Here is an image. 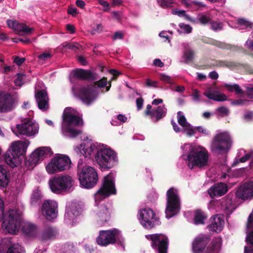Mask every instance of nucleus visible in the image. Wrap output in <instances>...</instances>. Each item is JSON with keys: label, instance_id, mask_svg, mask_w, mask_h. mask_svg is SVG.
I'll list each match as a JSON object with an SVG mask.
<instances>
[{"label": "nucleus", "instance_id": "1", "mask_svg": "<svg viewBox=\"0 0 253 253\" xmlns=\"http://www.w3.org/2000/svg\"><path fill=\"white\" fill-rule=\"evenodd\" d=\"M95 160L102 171L109 170L118 163V156L112 149L100 146Z\"/></svg>", "mask_w": 253, "mask_h": 253}, {"label": "nucleus", "instance_id": "2", "mask_svg": "<svg viewBox=\"0 0 253 253\" xmlns=\"http://www.w3.org/2000/svg\"><path fill=\"white\" fill-rule=\"evenodd\" d=\"M188 166L190 169L195 167L204 169L209 164V153L204 147H191L187 156Z\"/></svg>", "mask_w": 253, "mask_h": 253}, {"label": "nucleus", "instance_id": "3", "mask_svg": "<svg viewBox=\"0 0 253 253\" xmlns=\"http://www.w3.org/2000/svg\"><path fill=\"white\" fill-rule=\"evenodd\" d=\"M29 144V141L12 142L5 155V161L7 164L12 168L17 167L20 163V156L25 155Z\"/></svg>", "mask_w": 253, "mask_h": 253}, {"label": "nucleus", "instance_id": "4", "mask_svg": "<svg viewBox=\"0 0 253 253\" xmlns=\"http://www.w3.org/2000/svg\"><path fill=\"white\" fill-rule=\"evenodd\" d=\"M98 245L107 246L111 244H117L118 245L124 246L125 239L121 234V231L116 228L109 230H102L99 232L96 238Z\"/></svg>", "mask_w": 253, "mask_h": 253}, {"label": "nucleus", "instance_id": "5", "mask_svg": "<svg viewBox=\"0 0 253 253\" xmlns=\"http://www.w3.org/2000/svg\"><path fill=\"white\" fill-rule=\"evenodd\" d=\"M3 210L4 203L0 198V220L3 219L2 225L10 234H16L20 226V220L17 212L14 210H9L8 213H4Z\"/></svg>", "mask_w": 253, "mask_h": 253}, {"label": "nucleus", "instance_id": "6", "mask_svg": "<svg viewBox=\"0 0 253 253\" xmlns=\"http://www.w3.org/2000/svg\"><path fill=\"white\" fill-rule=\"evenodd\" d=\"M181 207L180 198L177 189L170 187L167 191V206L165 210L167 218H171L179 211Z\"/></svg>", "mask_w": 253, "mask_h": 253}, {"label": "nucleus", "instance_id": "7", "mask_svg": "<svg viewBox=\"0 0 253 253\" xmlns=\"http://www.w3.org/2000/svg\"><path fill=\"white\" fill-rule=\"evenodd\" d=\"M117 190L115 187L114 177L113 173H110L103 178L102 185L94 194L96 203L100 202L103 199L111 195L116 194Z\"/></svg>", "mask_w": 253, "mask_h": 253}, {"label": "nucleus", "instance_id": "8", "mask_svg": "<svg viewBox=\"0 0 253 253\" xmlns=\"http://www.w3.org/2000/svg\"><path fill=\"white\" fill-rule=\"evenodd\" d=\"M232 144V138L228 133H218L213 137L211 149V151L215 153H227L229 151Z\"/></svg>", "mask_w": 253, "mask_h": 253}, {"label": "nucleus", "instance_id": "9", "mask_svg": "<svg viewBox=\"0 0 253 253\" xmlns=\"http://www.w3.org/2000/svg\"><path fill=\"white\" fill-rule=\"evenodd\" d=\"M78 175L81 185L87 189L94 187L98 181L97 170L91 166L85 165L83 167Z\"/></svg>", "mask_w": 253, "mask_h": 253}, {"label": "nucleus", "instance_id": "10", "mask_svg": "<svg viewBox=\"0 0 253 253\" xmlns=\"http://www.w3.org/2000/svg\"><path fill=\"white\" fill-rule=\"evenodd\" d=\"M72 185V178L69 175L54 176L49 180V186L54 193L60 194L70 189Z\"/></svg>", "mask_w": 253, "mask_h": 253}, {"label": "nucleus", "instance_id": "11", "mask_svg": "<svg viewBox=\"0 0 253 253\" xmlns=\"http://www.w3.org/2000/svg\"><path fill=\"white\" fill-rule=\"evenodd\" d=\"M145 237L150 241L151 247L157 253H168L169 241L168 237L165 234H147Z\"/></svg>", "mask_w": 253, "mask_h": 253}, {"label": "nucleus", "instance_id": "12", "mask_svg": "<svg viewBox=\"0 0 253 253\" xmlns=\"http://www.w3.org/2000/svg\"><path fill=\"white\" fill-rule=\"evenodd\" d=\"M95 86L93 84L79 88L77 92V96L82 103L87 106L91 105L98 97Z\"/></svg>", "mask_w": 253, "mask_h": 253}, {"label": "nucleus", "instance_id": "13", "mask_svg": "<svg viewBox=\"0 0 253 253\" xmlns=\"http://www.w3.org/2000/svg\"><path fill=\"white\" fill-rule=\"evenodd\" d=\"M71 160L66 156H58L52 158L51 161L46 166V169L49 173H56L69 169Z\"/></svg>", "mask_w": 253, "mask_h": 253}, {"label": "nucleus", "instance_id": "14", "mask_svg": "<svg viewBox=\"0 0 253 253\" xmlns=\"http://www.w3.org/2000/svg\"><path fill=\"white\" fill-rule=\"evenodd\" d=\"M140 219L141 224L147 229H151L156 225H160L161 222L156 216L153 210L144 209L140 211Z\"/></svg>", "mask_w": 253, "mask_h": 253}, {"label": "nucleus", "instance_id": "15", "mask_svg": "<svg viewBox=\"0 0 253 253\" xmlns=\"http://www.w3.org/2000/svg\"><path fill=\"white\" fill-rule=\"evenodd\" d=\"M41 212L47 220L52 221L58 214V204L55 201L45 200L43 203Z\"/></svg>", "mask_w": 253, "mask_h": 253}, {"label": "nucleus", "instance_id": "16", "mask_svg": "<svg viewBox=\"0 0 253 253\" xmlns=\"http://www.w3.org/2000/svg\"><path fill=\"white\" fill-rule=\"evenodd\" d=\"M50 152L51 148L49 147H42V148L35 149L34 152L30 155L29 159L26 160V165L31 168L35 167L39 162L43 160L45 155L49 154Z\"/></svg>", "mask_w": 253, "mask_h": 253}, {"label": "nucleus", "instance_id": "17", "mask_svg": "<svg viewBox=\"0 0 253 253\" xmlns=\"http://www.w3.org/2000/svg\"><path fill=\"white\" fill-rule=\"evenodd\" d=\"M19 133L27 136H32L38 132L39 129L34 125L33 121L30 119L25 120L21 124L16 126Z\"/></svg>", "mask_w": 253, "mask_h": 253}, {"label": "nucleus", "instance_id": "18", "mask_svg": "<svg viewBox=\"0 0 253 253\" xmlns=\"http://www.w3.org/2000/svg\"><path fill=\"white\" fill-rule=\"evenodd\" d=\"M236 196L244 201L253 198V181L240 185L236 192Z\"/></svg>", "mask_w": 253, "mask_h": 253}, {"label": "nucleus", "instance_id": "19", "mask_svg": "<svg viewBox=\"0 0 253 253\" xmlns=\"http://www.w3.org/2000/svg\"><path fill=\"white\" fill-rule=\"evenodd\" d=\"M73 77L82 81H94L98 80V75L95 72L89 70H84L83 68H76L72 70Z\"/></svg>", "mask_w": 253, "mask_h": 253}, {"label": "nucleus", "instance_id": "20", "mask_svg": "<svg viewBox=\"0 0 253 253\" xmlns=\"http://www.w3.org/2000/svg\"><path fill=\"white\" fill-rule=\"evenodd\" d=\"M211 237L206 234H201L194 239L192 244V250L194 253H203L209 242Z\"/></svg>", "mask_w": 253, "mask_h": 253}, {"label": "nucleus", "instance_id": "21", "mask_svg": "<svg viewBox=\"0 0 253 253\" xmlns=\"http://www.w3.org/2000/svg\"><path fill=\"white\" fill-rule=\"evenodd\" d=\"M14 99L8 93H0V112H8L14 108Z\"/></svg>", "mask_w": 253, "mask_h": 253}, {"label": "nucleus", "instance_id": "22", "mask_svg": "<svg viewBox=\"0 0 253 253\" xmlns=\"http://www.w3.org/2000/svg\"><path fill=\"white\" fill-rule=\"evenodd\" d=\"M112 211L111 206L105 204L100 205L96 212V218H98V221L100 222L102 225L107 222L111 218Z\"/></svg>", "mask_w": 253, "mask_h": 253}, {"label": "nucleus", "instance_id": "23", "mask_svg": "<svg viewBox=\"0 0 253 253\" xmlns=\"http://www.w3.org/2000/svg\"><path fill=\"white\" fill-rule=\"evenodd\" d=\"M38 107L41 110L46 111L49 108V98L45 90H39L35 93Z\"/></svg>", "mask_w": 253, "mask_h": 253}, {"label": "nucleus", "instance_id": "24", "mask_svg": "<svg viewBox=\"0 0 253 253\" xmlns=\"http://www.w3.org/2000/svg\"><path fill=\"white\" fill-rule=\"evenodd\" d=\"M211 224L209 229L212 232H220L222 231L225 224L224 215L222 214H216L211 218Z\"/></svg>", "mask_w": 253, "mask_h": 253}, {"label": "nucleus", "instance_id": "25", "mask_svg": "<svg viewBox=\"0 0 253 253\" xmlns=\"http://www.w3.org/2000/svg\"><path fill=\"white\" fill-rule=\"evenodd\" d=\"M228 190L227 184L223 182H219L211 187L208 190V194L211 198H214V197L223 196L227 193Z\"/></svg>", "mask_w": 253, "mask_h": 253}, {"label": "nucleus", "instance_id": "26", "mask_svg": "<svg viewBox=\"0 0 253 253\" xmlns=\"http://www.w3.org/2000/svg\"><path fill=\"white\" fill-rule=\"evenodd\" d=\"M58 234V232L56 227L50 225H45L43 227L40 239L42 241H47L48 240L54 239Z\"/></svg>", "mask_w": 253, "mask_h": 253}, {"label": "nucleus", "instance_id": "27", "mask_svg": "<svg viewBox=\"0 0 253 253\" xmlns=\"http://www.w3.org/2000/svg\"><path fill=\"white\" fill-rule=\"evenodd\" d=\"M63 121L66 125V127H71L72 125L80 126V125H83V121L81 117L69 114V113H63Z\"/></svg>", "mask_w": 253, "mask_h": 253}, {"label": "nucleus", "instance_id": "28", "mask_svg": "<svg viewBox=\"0 0 253 253\" xmlns=\"http://www.w3.org/2000/svg\"><path fill=\"white\" fill-rule=\"evenodd\" d=\"M215 63V65L218 67H226L230 70H233V69L238 67H245V65L243 63L233 61L217 60Z\"/></svg>", "mask_w": 253, "mask_h": 253}, {"label": "nucleus", "instance_id": "29", "mask_svg": "<svg viewBox=\"0 0 253 253\" xmlns=\"http://www.w3.org/2000/svg\"><path fill=\"white\" fill-rule=\"evenodd\" d=\"M167 113V108L165 105L158 106L153 108L152 119L154 118L155 122H159L162 118L165 117Z\"/></svg>", "mask_w": 253, "mask_h": 253}, {"label": "nucleus", "instance_id": "30", "mask_svg": "<svg viewBox=\"0 0 253 253\" xmlns=\"http://www.w3.org/2000/svg\"><path fill=\"white\" fill-rule=\"evenodd\" d=\"M205 42L211 44V45L215 46V47L220 48L223 49L236 50L239 49V47H238V45H232L230 44V43L221 42V41L213 40V39H211V40H209L208 41H205Z\"/></svg>", "mask_w": 253, "mask_h": 253}, {"label": "nucleus", "instance_id": "31", "mask_svg": "<svg viewBox=\"0 0 253 253\" xmlns=\"http://www.w3.org/2000/svg\"><path fill=\"white\" fill-rule=\"evenodd\" d=\"M204 95L210 99H212L216 101H224L227 99V96L218 91H211L207 90L204 92Z\"/></svg>", "mask_w": 253, "mask_h": 253}, {"label": "nucleus", "instance_id": "32", "mask_svg": "<svg viewBox=\"0 0 253 253\" xmlns=\"http://www.w3.org/2000/svg\"><path fill=\"white\" fill-rule=\"evenodd\" d=\"M9 177L6 167L0 165V187H5L8 184Z\"/></svg>", "mask_w": 253, "mask_h": 253}, {"label": "nucleus", "instance_id": "33", "mask_svg": "<svg viewBox=\"0 0 253 253\" xmlns=\"http://www.w3.org/2000/svg\"><path fill=\"white\" fill-rule=\"evenodd\" d=\"M100 146L98 145L97 143L91 144L89 146L87 147L85 146L82 148L84 151L83 155L85 157H90L91 155H93V154L95 156L96 153H97L99 149H100Z\"/></svg>", "mask_w": 253, "mask_h": 253}, {"label": "nucleus", "instance_id": "34", "mask_svg": "<svg viewBox=\"0 0 253 253\" xmlns=\"http://www.w3.org/2000/svg\"><path fill=\"white\" fill-rule=\"evenodd\" d=\"M222 246L221 239H213L210 246L207 249L206 253H215L219 251Z\"/></svg>", "mask_w": 253, "mask_h": 253}, {"label": "nucleus", "instance_id": "35", "mask_svg": "<svg viewBox=\"0 0 253 253\" xmlns=\"http://www.w3.org/2000/svg\"><path fill=\"white\" fill-rule=\"evenodd\" d=\"M208 218L205 212L202 210H196L194 212V222L196 225L204 224L205 220Z\"/></svg>", "mask_w": 253, "mask_h": 253}, {"label": "nucleus", "instance_id": "36", "mask_svg": "<svg viewBox=\"0 0 253 253\" xmlns=\"http://www.w3.org/2000/svg\"><path fill=\"white\" fill-rule=\"evenodd\" d=\"M37 227L33 223H26L23 226L22 231L29 236H33L36 234Z\"/></svg>", "mask_w": 253, "mask_h": 253}, {"label": "nucleus", "instance_id": "37", "mask_svg": "<svg viewBox=\"0 0 253 253\" xmlns=\"http://www.w3.org/2000/svg\"><path fill=\"white\" fill-rule=\"evenodd\" d=\"M42 198V194L39 189H36L33 190L31 195V203L33 205H36L41 201Z\"/></svg>", "mask_w": 253, "mask_h": 253}, {"label": "nucleus", "instance_id": "38", "mask_svg": "<svg viewBox=\"0 0 253 253\" xmlns=\"http://www.w3.org/2000/svg\"><path fill=\"white\" fill-rule=\"evenodd\" d=\"M225 87H226L228 90L232 92L234 90L236 94H243L244 91L241 88H240L238 84H233V85H230V84H225L224 85Z\"/></svg>", "mask_w": 253, "mask_h": 253}, {"label": "nucleus", "instance_id": "39", "mask_svg": "<svg viewBox=\"0 0 253 253\" xmlns=\"http://www.w3.org/2000/svg\"><path fill=\"white\" fill-rule=\"evenodd\" d=\"M23 248L19 244H13L8 248L6 253H22Z\"/></svg>", "mask_w": 253, "mask_h": 253}, {"label": "nucleus", "instance_id": "40", "mask_svg": "<svg viewBox=\"0 0 253 253\" xmlns=\"http://www.w3.org/2000/svg\"><path fill=\"white\" fill-rule=\"evenodd\" d=\"M194 53L193 50L187 48L184 50L183 57L185 59L184 63H187L188 62L193 61L194 59Z\"/></svg>", "mask_w": 253, "mask_h": 253}, {"label": "nucleus", "instance_id": "41", "mask_svg": "<svg viewBox=\"0 0 253 253\" xmlns=\"http://www.w3.org/2000/svg\"><path fill=\"white\" fill-rule=\"evenodd\" d=\"M157 2L159 6L164 9L172 7L174 2L173 0H157Z\"/></svg>", "mask_w": 253, "mask_h": 253}, {"label": "nucleus", "instance_id": "42", "mask_svg": "<svg viewBox=\"0 0 253 253\" xmlns=\"http://www.w3.org/2000/svg\"><path fill=\"white\" fill-rule=\"evenodd\" d=\"M231 104L233 106H242L245 105L248 106L250 104V101L247 100V99H234L233 100H231Z\"/></svg>", "mask_w": 253, "mask_h": 253}, {"label": "nucleus", "instance_id": "43", "mask_svg": "<svg viewBox=\"0 0 253 253\" xmlns=\"http://www.w3.org/2000/svg\"><path fill=\"white\" fill-rule=\"evenodd\" d=\"M211 28L214 31H217V30H221L223 28V25L221 22H217L216 21L212 20L211 18L210 21Z\"/></svg>", "mask_w": 253, "mask_h": 253}, {"label": "nucleus", "instance_id": "44", "mask_svg": "<svg viewBox=\"0 0 253 253\" xmlns=\"http://www.w3.org/2000/svg\"><path fill=\"white\" fill-rule=\"evenodd\" d=\"M211 18L209 16L202 14L199 16L198 22L202 25H206L209 23L210 24Z\"/></svg>", "mask_w": 253, "mask_h": 253}, {"label": "nucleus", "instance_id": "45", "mask_svg": "<svg viewBox=\"0 0 253 253\" xmlns=\"http://www.w3.org/2000/svg\"><path fill=\"white\" fill-rule=\"evenodd\" d=\"M177 121L178 124L185 128L187 126L188 122L186 121L185 117L183 115L181 112H178L177 113Z\"/></svg>", "mask_w": 253, "mask_h": 253}, {"label": "nucleus", "instance_id": "46", "mask_svg": "<svg viewBox=\"0 0 253 253\" xmlns=\"http://www.w3.org/2000/svg\"><path fill=\"white\" fill-rule=\"evenodd\" d=\"M108 83L107 77H103L102 79L99 81H95L93 84L95 86H97L99 88H103L106 86Z\"/></svg>", "mask_w": 253, "mask_h": 253}, {"label": "nucleus", "instance_id": "47", "mask_svg": "<svg viewBox=\"0 0 253 253\" xmlns=\"http://www.w3.org/2000/svg\"><path fill=\"white\" fill-rule=\"evenodd\" d=\"M195 127H194L193 126H191L190 124H187V126L184 129V131L186 132V135L191 137L194 135L195 133Z\"/></svg>", "mask_w": 253, "mask_h": 253}, {"label": "nucleus", "instance_id": "48", "mask_svg": "<svg viewBox=\"0 0 253 253\" xmlns=\"http://www.w3.org/2000/svg\"><path fill=\"white\" fill-rule=\"evenodd\" d=\"M66 131L67 132L69 133L70 136L72 137H76L81 133V130L71 127H66Z\"/></svg>", "mask_w": 253, "mask_h": 253}, {"label": "nucleus", "instance_id": "49", "mask_svg": "<svg viewBox=\"0 0 253 253\" xmlns=\"http://www.w3.org/2000/svg\"><path fill=\"white\" fill-rule=\"evenodd\" d=\"M17 78L15 80V84L16 85H21L23 84L24 78L25 77V75L23 74L19 73L17 74Z\"/></svg>", "mask_w": 253, "mask_h": 253}, {"label": "nucleus", "instance_id": "50", "mask_svg": "<svg viewBox=\"0 0 253 253\" xmlns=\"http://www.w3.org/2000/svg\"><path fill=\"white\" fill-rule=\"evenodd\" d=\"M216 111H217L222 117L228 115L229 113L228 108L225 107V106H220L216 109Z\"/></svg>", "mask_w": 253, "mask_h": 253}, {"label": "nucleus", "instance_id": "51", "mask_svg": "<svg viewBox=\"0 0 253 253\" xmlns=\"http://www.w3.org/2000/svg\"><path fill=\"white\" fill-rule=\"evenodd\" d=\"M179 26L181 29L183 30L186 33H191L192 30V27L190 26V25L184 24V23H180L179 24Z\"/></svg>", "mask_w": 253, "mask_h": 253}, {"label": "nucleus", "instance_id": "52", "mask_svg": "<svg viewBox=\"0 0 253 253\" xmlns=\"http://www.w3.org/2000/svg\"><path fill=\"white\" fill-rule=\"evenodd\" d=\"M237 24L245 26L246 28L252 27V23L249 21L246 20L245 18H239L237 21Z\"/></svg>", "mask_w": 253, "mask_h": 253}, {"label": "nucleus", "instance_id": "53", "mask_svg": "<svg viewBox=\"0 0 253 253\" xmlns=\"http://www.w3.org/2000/svg\"><path fill=\"white\" fill-rule=\"evenodd\" d=\"M52 55L49 52H43L38 56V58L41 60L46 61L47 59L51 58Z\"/></svg>", "mask_w": 253, "mask_h": 253}, {"label": "nucleus", "instance_id": "54", "mask_svg": "<svg viewBox=\"0 0 253 253\" xmlns=\"http://www.w3.org/2000/svg\"><path fill=\"white\" fill-rule=\"evenodd\" d=\"M77 214L74 213L72 211H66L65 214V217L66 218H68L70 220H74L76 218Z\"/></svg>", "mask_w": 253, "mask_h": 253}, {"label": "nucleus", "instance_id": "55", "mask_svg": "<svg viewBox=\"0 0 253 253\" xmlns=\"http://www.w3.org/2000/svg\"><path fill=\"white\" fill-rule=\"evenodd\" d=\"M144 102V99L143 97H140L136 98V108L137 110H141L142 109L143 104Z\"/></svg>", "mask_w": 253, "mask_h": 253}, {"label": "nucleus", "instance_id": "56", "mask_svg": "<svg viewBox=\"0 0 253 253\" xmlns=\"http://www.w3.org/2000/svg\"><path fill=\"white\" fill-rule=\"evenodd\" d=\"M160 78L161 81L165 82L168 84H172V80L170 77L167 76V75L162 74L160 75Z\"/></svg>", "mask_w": 253, "mask_h": 253}, {"label": "nucleus", "instance_id": "57", "mask_svg": "<svg viewBox=\"0 0 253 253\" xmlns=\"http://www.w3.org/2000/svg\"><path fill=\"white\" fill-rule=\"evenodd\" d=\"M67 48L73 50L74 51L77 52V50L80 49V45L79 43H72L68 42Z\"/></svg>", "mask_w": 253, "mask_h": 253}, {"label": "nucleus", "instance_id": "58", "mask_svg": "<svg viewBox=\"0 0 253 253\" xmlns=\"http://www.w3.org/2000/svg\"><path fill=\"white\" fill-rule=\"evenodd\" d=\"M109 73L113 75L111 81H114V80H116L119 75L121 74L120 72L116 69H111L109 70Z\"/></svg>", "mask_w": 253, "mask_h": 253}, {"label": "nucleus", "instance_id": "59", "mask_svg": "<svg viewBox=\"0 0 253 253\" xmlns=\"http://www.w3.org/2000/svg\"><path fill=\"white\" fill-rule=\"evenodd\" d=\"M145 115L149 116L151 118H152L153 115V109L151 105H147L146 108L145 110Z\"/></svg>", "mask_w": 253, "mask_h": 253}, {"label": "nucleus", "instance_id": "60", "mask_svg": "<svg viewBox=\"0 0 253 253\" xmlns=\"http://www.w3.org/2000/svg\"><path fill=\"white\" fill-rule=\"evenodd\" d=\"M7 24L9 27L12 28V29L17 30V27L18 25V22L17 21L14 20H8Z\"/></svg>", "mask_w": 253, "mask_h": 253}, {"label": "nucleus", "instance_id": "61", "mask_svg": "<svg viewBox=\"0 0 253 253\" xmlns=\"http://www.w3.org/2000/svg\"><path fill=\"white\" fill-rule=\"evenodd\" d=\"M24 61H25V58H19V56H15L14 57V63L18 66L22 65Z\"/></svg>", "mask_w": 253, "mask_h": 253}, {"label": "nucleus", "instance_id": "62", "mask_svg": "<svg viewBox=\"0 0 253 253\" xmlns=\"http://www.w3.org/2000/svg\"><path fill=\"white\" fill-rule=\"evenodd\" d=\"M195 128L196 130L198 131L199 132L205 134L206 135H209L210 134L209 131L207 130L206 128H205L202 126H196Z\"/></svg>", "mask_w": 253, "mask_h": 253}, {"label": "nucleus", "instance_id": "63", "mask_svg": "<svg viewBox=\"0 0 253 253\" xmlns=\"http://www.w3.org/2000/svg\"><path fill=\"white\" fill-rule=\"evenodd\" d=\"M247 227H253V212H252L249 216L247 221Z\"/></svg>", "mask_w": 253, "mask_h": 253}, {"label": "nucleus", "instance_id": "64", "mask_svg": "<svg viewBox=\"0 0 253 253\" xmlns=\"http://www.w3.org/2000/svg\"><path fill=\"white\" fill-rule=\"evenodd\" d=\"M124 34L121 33L120 31L116 32L114 36H113V39L114 40H117V39H123Z\"/></svg>", "mask_w": 253, "mask_h": 253}]
</instances>
